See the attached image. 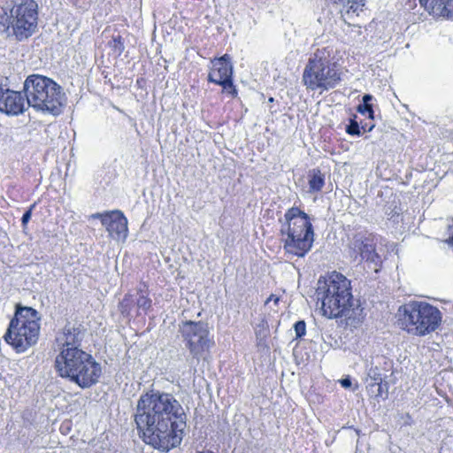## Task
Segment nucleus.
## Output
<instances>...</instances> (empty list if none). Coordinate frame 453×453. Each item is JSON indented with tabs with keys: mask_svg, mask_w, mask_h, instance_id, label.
I'll return each mask as SVG.
<instances>
[{
	"mask_svg": "<svg viewBox=\"0 0 453 453\" xmlns=\"http://www.w3.org/2000/svg\"><path fill=\"white\" fill-rule=\"evenodd\" d=\"M133 417L139 435L146 444L162 451L180 444L187 426V414L173 394L155 389L142 393Z\"/></svg>",
	"mask_w": 453,
	"mask_h": 453,
	"instance_id": "f257e3e1",
	"label": "nucleus"
},
{
	"mask_svg": "<svg viewBox=\"0 0 453 453\" xmlns=\"http://www.w3.org/2000/svg\"><path fill=\"white\" fill-rule=\"evenodd\" d=\"M315 295L325 317L344 318L349 325L363 319V309L353 298L350 280L343 274L333 272L324 280H319Z\"/></svg>",
	"mask_w": 453,
	"mask_h": 453,
	"instance_id": "f03ea898",
	"label": "nucleus"
},
{
	"mask_svg": "<svg viewBox=\"0 0 453 453\" xmlns=\"http://www.w3.org/2000/svg\"><path fill=\"white\" fill-rule=\"evenodd\" d=\"M27 104L37 111L59 115L67 98L63 88L52 79L40 74H32L24 81Z\"/></svg>",
	"mask_w": 453,
	"mask_h": 453,
	"instance_id": "7ed1b4c3",
	"label": "nucleus"
},
{
	"mask_svg": "<svg viewBox=\"0 0 453 453\" xmlns=\"http://www.w3.org/2000/svg\"><path fill=\"white\" fill-rule=\"evenodd\" d=\"M280 234L288 253L304 257L314 242L313 226L309 216L297 207L288 209L284 215Z\"/></svg>",
	"mask_w": 453,
	"mask_h": 453,
	"instance_id": "20e7f679",
	"label": "nucleus"
},
{
	"mask_svg": "<svg viewBox=\"0 0 453 453\" xmlns=\"http://www.w3.org/2000/svg\"><path fill=\"white\" fill-rule=\"evenodd\" d=\"M341 72L331 58V51L326 48L318 49L309 58L303 73V82L307 89L329 90L341 81Z\"/></svg>",
	"mask_w": 453,
	"mask_h": 453,
	"instance_id": "39448f33",
	"label": "nucleus"
},
{
	"mask_svg": "<svg viewBox=\"0 0 453 453\" xmlns=\"http://www.w3.org/2000/svg\"><path fill=\"white\" fill-rule=\"evenodd\" d=\"M398 312L402 328L415 336H425L434 332L442 319L437 307L421 301H411L402 305Z\"/></svg>",
	"mask_w": 453,
	"mask_h": 453,
	"instance_id": "423d86ee",
	"label": "nucleus"
},
{
	"mask_svg": "<svg viewBox=\"0 0 453 453\" xmlns=\"http://www.w3.org/2000/svg\"><path fill=\"white\" fill-rule=\"evenodd\" d=\"M39 320L36 310L31 307L17 306L15 315L4 335V341L17 352L26 351L38 341Z\"/></svg>",
	"mask_w": 453,
	"mask_h": 453,
	"instance_id": "0eeeda50",
	"label": "nucleus"
},
{
	"mask_svg": "<svg viewBox=\"0 0 453 453\" xmlns=\"http://www.w3.org/2000/svg\"><path fill=\"white\" fill-rule=\"evenodd\" d=\"M7 36L22 42L31 37L37 30L38 4L35 0L15 2L5 17L0 18Z\"/></svg>",
	"mask_w": 453,
	"mask_h": 453,
	"instance_id": "6e6552de",
	"label": "nucleus"
},
{
	"mask_svg": "<svg viewBox=\"0 0 453 453\" xmlns=\"http://www.w3.org/2000/svg\"><path fill=\"white\" fill-rule=\"evenodd\" d=\"M180 332L190 354L196 359L214 345V342L209 338L208 325L202 321H185L180 325Z\"/></svg>",
	"mask_w": 453,
	"mask_h": 453,
	"instance_id": "1a4fd4ad",
	"label": "nucleus"
},
{
	"mask_svg": "<svg viewBox=\"0 0 453 453\" xmlns=\"http://www.w3.org/2000/svg\"><path fill=\"white\" fill-rule=\"evenodd\" d=\"M101 375V365L86 351L71 370L70 375L65 378L81 388H89L98 382Z\"/></svg>",
	"mask_w": 453,
	"mask_h": 453,
	"instance_id": "9d476101",
	"label": "nucleus"
},
{
	"mask_svg": "<svg viewBox=\"0 0 453 453\" xmlns=\"http://www.w3.org/2000/svg\"><path fill=\"white\" fill-rule=\"evenodd\" d=\"M377 237L370 233L359 232L349 241V255L353 261L365 260L378 265L381 263L380 257L376 251Z\"/></svg>",
	"mask_w": 453,
	"mask_h": 453,
	"instance_id": "9b49d317",
	"label": "nucleus"
},
{
	"mask_svg": "<svg viewBox=\"0 0 453 453\" xmlns=\"http://www.w3.org/2000/svg\"><path fill=\"white\" fill-rule=\"evenodd\" d=\"M86 335V329L78 322L68 321L55 335L54 350L60 351L81 349Z\"/></svg>",
	"mask_w": 453,
	"mask_h": 453,
	"instance_id": "f8f14e48",
	"label": "nucleus"
},
{
	"mask_svg": "<svg viewBox=\"0 0 453 453\" xmlns=\"http://www.w3.org/2000/svg\"><path fill=\"white\" fill-rule=\"evenodd\" d=\"M27 99L21 92L0 86V111L7 115H19L26 109Z\"/></svg>",
	"mask_w": 453,
	"mask_h": 453,
	"instance_id": "ddd939ff",
	"label": "nucleus"
},
{
	"mask_svg": "<svg viewBox=\"0 0 453 453\" xmlns=\"http://www.w3.org/2000/svg\"><path fill=\"white\" fill-rule=\"evenodd\" d=\"M103 226L113 239L126 238L127 234V219L120 211L106 212L103 217Z\"/></svg>",
	"mask_w": 453,
	"mask_h": 453,
	"instance_id": "4468645a",
	"label": "nucleus"
},
{
	"mask_svg": "<svg viewBox=\"0 0 453 453\" xmlns=\"http://www.w3.org/2000/svg\"><path fill=\"white\" fill-rule=\"evenodd\" d=\"M86 351L82 349L60 351L55 357L54 368L56 372L62 378L69 376L71 370Z\"/></svg>",
	"mask_w": 453,
	"mask_h": 453,
	"instance_id": "2eb2a0df",
	"label": "nucleus"
},
{
	"mask_svg": "<svg viewBox=\"0 0 453 453\" xmlns=\"http://www.w3.org/2000/svg\"><path fill=\"white\" fill-rule=\"evenodd\" d=\"M233 65L227 54L211 60V68L208 75L210 82L218 84L232 78Z\"/></svg>",
	"mask_w": 453,
	"mask_h": 453,
	"instance_id": "dca6fc26",
	"label": "nucleus"
},
{
	"mask_svg": "<svg viewBox=\"0 0 453 453\" xmlns=\"http://www.w3.org/2000/svg\"><path fill=\"white\" fill-rule=\"evenodd\" d=\"M419 4L434 18L453 19V0H419Z\"/></svg>",
	"mask_w": 453,
	"mask_h": 453,
	"instance_id": "f3484780",
	"label": "nucleus"
},
{
	"mask_svg": "<svg viewBox=\"0 0 453 453\" xmlns=\"http://www.w3.org/2000/svg\"><path fill=\"white\" fill-rule=\"evenodd\" d=\"M310 192L315 193L322 189L325 185V176L319 169H312L309 172Z\"/></svg>",
	"mask_w": 453,
	"mask_h": 453,
	"instance_id": "a211bd4d",
	"label": "nucleus"
},
{
	"mask_svg": "<svg viewBox=\"0 0 453 453\" xmlns=\"http://www.w3.org/2000/svg\"><path fill=\"white\" fill-rule=\"evenodd\" d=\"M139 296L135 299V304L139 310L146 312L151 306V299L148 297L142 290L138 293Z\"/></svg>",
	"mask_w": 453,
	"mask_h": 453,
	"instance_id": "6ab92c4d",
	"label": "nucleus"
},
{
	"mask_svg": "<svg viewBox=\"0 0 453 453\" xmlns=\"http://www.w3.org/2000/svg\"><path fill=\"white\" fill-rule=\"evenodd\" d=\"M365 0H349L348 4L345 6L346 14L349 15L350 13L358 14L359 12L363 10L365 6Z\"/></svg>",
	"mask_w": 453,
	"mask_h": 453,
	"instance_id": "aec40b11",
	"label": "nucleus"
},
{
	"mask_svg": "<svg viewBox=\"0 0 453 453\" xmlns=\"http://www.w3.org/2000/svg\"><path fill=\"white\" fill-rule=\"evenodd\" d=\"M368 377L372 381V384H380L383 382L385 378L387 377L385 374L381 372V370L378 367H372L369 369Z\"/></svg>",
	"mask_w": 453,
	"mask_h": 453,
	"instance_id": "412c9836",
	"label": "nucleus"
},
{
	"mask_svg": "<svg viewBox=\"0 0 453 453\" xmlns=\"http://www.w3.org/2000/svg\"><path fill=\"white\" fill-rule=\"evenodd\" d=\"M135 304V299L132 295H126L119 303V309L122 313H129L132 306Z\"/></svg>",
	"mask_w": 453,
	"mask_h": 453,
	"instance_id": "4be33fe9",
	"label": "nucleus"
},
{
	"mask_svg": "<svg viewBox=\"0 0 453 453\" xmlns=\"http://www.w3.org/2000/svg\"><path fill=\"white\" fill-rule=\"evenodd\" d=\"M109 44H110V47L112 48L113 50L118 53V55H121V53L125 50L124 41L119 35H118L116 36H112V39L109 42Z\"/></svg>",
	"mask_w": 453,
	"mask_h": 453,
	"instance_id": "5701e85b",
	"label": "nucleus"
},
{
	"mask_svg": "<svg viewBox=\"0 0 453 453\" xmlns=\"http://www.w3.org/2000/svg\"><path fill=\"white\" fill-rule=\"evenodd\" d=\"M218 85L222 86L223 91L231 95L232 96H237V90L233 83V78L223 81L222 83H218Z\"/></svg>",
	"mask_w": 453,
	"mask_h": 453,
	"instance_id": "b1692460",
	"label": "nucleus"
},
{
	"mask_svg": "<svg viewBox=\"0 0 453 453\" xmlns=\"http://www.w3.org/2000/svg\"><path fill=\"white\" fill-rule=\"evenodd\" d=\"M294 330L296 333V338L299 339L305 335L306 334V324L304 320H298L294 325Z\"/></svg>",
	"mask_w": 453,
	"mask_h": 453,
	"instance_id": "393cba45",
	"label": "nucleus"
},
{
	"mask_svg": "<svg viewBox=\"0 0 453 453\" xmlns=\"http://www.w3.org/2000/svg\"><path fill=\"white\" fill-rule=\"evenodd\" d=\"M346 132L349 134L359 136L361 134V127L355 119H351L350 123L346 127Z\"/></svg>",
	"mask_w": 453,
	"mask_h": 453,
	"instance_id": "a878e982",
	"label": "nucleus"
},
{
	"mask_svg": "<svg viewBox=\"0 0 453 453\" xmlns=\"http://www.w3.org/2000/svg\"><path fill=\"white\" fill-rule=\"evenodd\" d=\"M357 111L363 115L368 114L370 119H373L374 111L372 104H361L357 106Z\"/></svg>",
	"mask_w": 453,
	"mask_h": 453,
	"instance_id": "bb28decb",
	"label": "nucleus"
},
{
	"mask_svg": "<svg viewBox=\"0 0 453 453\" xmlns=\"http://www.w3.org/2000/svg\"><path fill=\"white\" fill-rule=\"evenodd\" d=\"M369 387L370 388H373V387H377V393L375 394V395L377 397H383V391L385 390L386 392V395H388V383H380V384H369Z\"/></svg>",
	"mask_w": 453,
	"mask_h": 453,
	"instance_id": "cd10ccee",
	"label": "nucleus"
},
{
	"mask_svg": "<svg viewBox=\"0 0 453 453\" xmlns=\"http://www.w3.org/2000/svg\"><path fill=\"white\" fill-rule=\"evenodd\" d=\"M34 207H35V205H32L30 207V209L26 211V212L23 214V216L21 218V222H22L23 226H25L28 223V221L30 220L31 215H32V209Z\"/></svg>",
	"mask_w": 453,
	"mask_h": 453,
	"instance_id": "c85d7f7f",
	"label": "nucleus"
},
{
	"mask_svg": "<svg viewBox=\"0 0 453 453\" xmlns=\"http://www.w3.org/2000/svg\"><path fill=\"white\" fill-rule=\"evenodd\" d=\"M341 385L345 388H348L351 386V380L349 378H344L342 380H341Z\"/></svg>",
	"mask_w": 453,
	"mask_h": 453,
	"instance_id": "c756f323",
	"label": "nucleus"
},
{
	"mask_svg": "<svg viewBox=\"0 0 453 453\" xmlns=\"http://www.w3.org/2000/svg\"><path fill=\"white\" fill-rule=\"evenodd\" d=\"M372 95H369V94H366L363 96V104H371V101L372 100Z\"/></svg>",
	"mask_w": 453,
	"mask_h": 453,
	"instance_id": "7c9ffc66",
	"label": "nucleus"
},
{
	"mask_svg": "<svg viewBox=\"0 0 453 453\" xmlns=\"http://www.w3.org/2000/svg\"><path fill=\"white\" fill-rule=\"evenodd\" d=\"M280 298L275 296L274 295H271L265 301V304L269 303L270 302H273L275 304L278 303Z\"/></svg>",
	"mask_w": 453,
	"mask_h": 453,
	"instance_id": "2f4dec72",
	"label": "nucleus"
},
{
	"mask_svg": "<svg viewBox=\"0 0 453 453\" xmlns=\"http://www.w3.org/2000/svg\"><path fill=\"white\" fill-rule=\"evenodd\" d=\"M374 127V124H365L361 126V129H363L364 132H371L372 128Z\"/></svg>",
	"mask_w": 453,
	"mask_h": 453,
	"instance_id": "473e14b6",
	"label": "nucleus"
},
{
	"mask_svg": "<svg viewBox=\"0 0 453 453\" xmlns=\"http://www.w3.org/2000/svg\"><path fill=\"white\" fill-rule=\"evenodd\" d=\"M105 215H106V212L105 213H95V214H92L91 217L94 219H100L101 222L103 223V217Z\"/></svg>",
	"mask_w": 453,
	"mask_h": 453,
	"instance_id": "72a5a7b5",
	"label": "nucleus"
},
{
	"mask_svg": "<svg viewBox=\"0 0 453 453\" xmlns=\"http://www.w3.org/2000/svg\"><path fill=\"white\" fill-rule=\"evenodd\" d=\"M269 102H270V103H273V97H270V98H269Z\"/></svg>",
	"mask_w": 453,
	"mask_h": 453,
	"instance_id": "f704fd0d",
	"label": "nucleus"
}]
</instances>
